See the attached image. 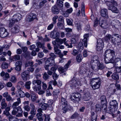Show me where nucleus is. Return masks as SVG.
I'll list each match as a JSON object with an SVG mask.
<instances>
[{
    "instance_id": "f257e3e1",
    "label": "nucleus",
    "mask_w": 121,
    "mask_h": 121,
    "mask_svg": "<svg viewBox=\"0 0 121 121\" xmlns=\"http://www.w3.org/2000/svg\"><path fill=\"white\" fill-rule=\"evenodd\" d=\"M104 56L105 62L106 64L113 63L114 62V58L115 56V52L112 50L108 49L105 52Z\"/></svg>"
},
{
    "instance_id": "f03ea898",
    "label": "nucleus",
    "mask_w": 121,
    "mask_h": 121,
    "mask_svg": "<svg viewBox=\"0 0 121 121\" xmlns=\"http://www.w3.org/2000/svg\"><path fill=\"white\" fill-rule=\"evenodd\" d=\"M106 4L108 6V9L111 10L113 13H118V9L115 6H117V3L114 0H111L108 1Z\"/></svg>"
},
{
    "instance_id": "7ed1b4c3",
    "label": "nucleus",
    "mask_w": 121,
    "mask_h": 121,
    "mask_svg": "<svg viewBox=\"0 0 121 121\" xmlns=\"http://www.w3.org/2000/svg\"><path fill=\"white\" fill-rule=\"evenodd\" d=\"M89 37L88 34H85L84 35V38L83 39L82 42H80L78 44V48L79 51H81L83 48L84 47L83 43H84L85 47H86L87 46V39Z\"/></svg>"
},
{
    "instance_id": "20e7f679",
    "label": "nucleus",
    "mask_w": 121,
    "mask_h": 121,
    "mask_svg": "<svg viewBox=\"0 0 121 121\" xmlns=\"http://www.w3.org/2000/svg\"><path fill=\"white\" fill-rule=\"evenodd\" d=\"M32 83L33 85H35L36 83L37 85H35L33 87L34 90L35 91H37V90H39L41 88V84L42 81L41 80L37 79L36 80H34L32 81Z\"/></svg>"
},
{
    "instance_id": "39448f33",
    "label": "nucleus",
    "mask_w": 121,
    "mask_h": 121,
    "mask_svg": "<svg viewBox=\"0 0 121 121\" xmlns=\"http://www.w3.org/2000/svg\"><path fill=\"white\" fill-rule=\"evenodd\" d=\"M49 55V57L46 60V64L47 63H49L51 65H52L55 63L54 59L56 57V56L54 53H51Z\"/></svg>"
},
{
    "instance_id": "423d86ee",
    "label": "nucleus",
    "mask_w": 121,
    "mask_h": 121,
    "mask_svg": "<svg viewBox=\"0 0 121 121\" xmlns=\"http://www.w3.org/2000/svg\"><path fill=\"white\" fill-rule=\"evenodd\" d=\"M101 18H100L99 21V25L102 28H106L109 25L111 24V22L110 21L108 22V21H110L109 19H107L105 20H101Z\"/></svg>"
},
{
    "instance_id": "0eeeda50",
    "label": "nucleus",
    "mask_w": 121,
    "mask_h": 121,
    "mask_svg": "<svg viewBox=\"0 0 121 121\" xmlns=\"http://www.w3.org/2000/svg\"><path fill=\"white\" fill-rule=\"evenodd\" d=\"M107 106L106 104H104L103 108H104L105 112L109 113L114 112L117 109V108H115V107L111 105H110V107L108 108H107Z\"/></svg>"
},
{
    "instance_id": "6e6552de",
    "label": "nucleus",
    "mask_w": 121,
    "mask_h": 121,
    "mask_svg": "<svg viewBox=\"0 0 121 121\" xmlns=\"http://www.w3.org/2000/svg\"><path fill=\"white\" fill-rule=\"evenodd\" d=\"M103 47L104 42L103 40L101 39H98L96 48V50L98 51H101L102 50Z\"/></svg>"
},
{
    "instance_id": "1a4fd4ad",
    "label": "nucleus",
    "mask_w": 121,
    "mask_h": 121,
    "mask_svg": "<svg viewBox=\"0 0 121 121\" xmlns=\"http://www.w3.org/2000/svg\"><path fill=\"white\" fill-rule=\"evenodd\" d=\"M81 96L78 93H73L71 99L73 101L75 102H78L80 100Z\"/></svg>"
},
{
    "instance_id": "9d476101",
    "label": "nucleus",
    "mask_w": 121,
    "mask_h": 121,
    "mask_svg": "<svg viewBox=\"0 0 121 121\" xmlns=\"http://www.w3.org/2000/svg\"><path fill=\"white\" fill-rule=\"evenodd\" d=\"M90 71L89 69H86L82 67L80 68L79 73L81 74L84 75L86 77H88L89 76Z\"/></svg>"
},
{
    "instance_id": "9b49d317",
    "label": "nucleus",
    "mask_w": 121,
    "mask_h": 121,
    "mask_svg": "<svg viewBox=\"0 0 121 121\" xmlns=\"http://www.w3.org/2000/svg\"><path fill=\"white\" fill-rule=\"evenodd\" d=\"M21 76L22 79L25 81L29 79V72L28 70H26L22 72L21 74Z\"/></svg>"
},
{
    "instance_id": "f8f14e48",
    "label": "nucleus",
    "mask_w": 121,
    "mask_h": 121,
    "mask_svg": "<svg viewBox=\"0 0 121 121\" xmlns=\"http://www.w3.org/2000/svg\"><path fill=\"white\" fill-rule=\"evenodd\" d=\"M71 87L75 88L78 86L81 85V83L78 81H77L75 79H73L70 82Z\"/></svg>"
},
{
    "instance_id": "ddd939ff",
    "label": "nucleus",
    "mask_w": 121,
    "mask_h": 121,
    "mask_svg": "<svg viewBox=\"0 0 121 121\" xmlns=\"http://www.w3.org/2000/svg\"><path fill=\"white\" fill-rule=\"evenodd\" d=\"M71 63V61H68L67 63L64 66L65 69H64L63 67H60L58 68V70L60 73H64L65 71H66V69L68 68V67Z\"/></svg>"
},
{
    "instance_id": "4468645a",
    "label": "nucleus",
    "mask_w": 121,
    "mask_h": 121,
    "mask_svg": "<svg viewBox=\"0 0 121 121\" xmlns=\"http://www.w3.org/2000/svg\"><path fill=\"white\" fill-rule=\"evenodd\" d=\"M8 35L7 30L4 28H2L0 29V36L2 38L6 37Z\"/></svg>"
},
{
    "instance_id": "2eb2a0df",
    "label": "nucleus",
    "mask_w": 121,
    "mask_h": 121,
    "mask_svg": "<svg viewBox=\"0 0 121 121\" xmlns=\"http://www.w3.org/2000/svg\"><path fill=\"white\" fill-rule=\"evenodd\" d=\"M76 42L75 39V38H73L71 40V43L68 41L65 42L64 43L66 46H68V48H72L73 47L72 43H75Z\"/></svg>"
},
{
    "instance_id": "dca6fc26",
    "label": "nucleus",
    "mask_w": 121,
    "mask_h": 121,
    "mask_svg": "<svg viewBox=\"0 0 121 121\" xmlns=\"http://www.w3.org/2000/svg\"><path fill=\"white\" fill-rule=\"evenodd\" d=\"M50 37L53 39H55L56 38L60 37V34L59 32L56 31H53L50 33Z\"/></svg>"
},
{
    "instance_id": "f3484780",
    "label": "nucleus",
    "mask_w": 121,
    "mask_h": 121,
    "mask_svg": "<svg viewBox=\"0 0 121 121\" xmlns=\"http://www.w3.org/2000/svg\"><path fill=\"white\" fill-rule=\"evenodd\" d=\"M36 19H37L36 15L33 13H31L28 16V18L27 19V21L29 22H30Z\"/></svg>"
},
{
    "instance_id": "a211bd4d",
    "label": "nucleus",
    "mask_w": 121,
    "mask_h": 121,
    "mask_svg": "<svg viewBox=\"0 0 121 121\" xmlns=\"http://www.w3.org/2000/svg\"><path fill=\"white\" fill-rule=\"evenodd\" d=\"M111 24L115 28L117 27V26H120L121 25L120 21L117 20H114L112 21L111 22Z\"/></svg>"
},
{
    "instance_id": "6ab92c4d",
    "label": "nucleus",
    "mask_w": 121,
    "mask_h": 121,
    "mask_svg": "<svg viewBox=\"0 0 121 121\" xmlns=\"http://www.w3.org/2000/svg\"><path fill=\"white\" fill-rule=\"evenodd\" d=\"M100 13L102 16L105 17L107 18H108V10L107 9H102Z\"/></svg>"
},
{
    "instance_id": "aec40b11",
    "label": "nucleus",
    "mask_w": 121,
    "mask_h": 121,
    "mask_svg": "<svg viewBox=\"0 0 121 121\" xmlns=\"http://www.w3.org/2000/svg\"><path fill=\"white\" fill-rule=\"evenodd\" d=\"M114 66H121V59L120 58H117L114 60Z\"/></svg>"
},
{
    "instance_id": "412c9836",
    "label": "nucleus",
    "mask_w": 121,
    "mask_h": 121,
    "mask_svg": "<svg viewBox=\"0 0 121 121\" xmlns=\"http://www.w3.org/2000/svg\"><path fill=\"white\" fill-rule=\"evenodd\" d=\"M16 94L17 96L19 97L20 98H22L25 96L24 92L20 90H18L16 92Z\"/></svg>"
},
{
    "instance_id": "4be33fe9",
    "label": "nucleus",
    "mask_w": 121,
    "mask_h": 121,
    "mask_svg": "<svg viewBox=\"0 0 121 121\" xmlns=\"http://www.w3.org/2000/svg\"><path fill=\"white\" fill-rule=\"evenodd\" d=\"M9 121H22L21 119H19L13 116L12 115H10L7 117Z\"/></svg>"
},
{
    "instance_id": "5701e85b",
    "label": "nucleus",
    "mask_w": 121,
    "mask_h": 121,
    "mask_svg": "<svg viewBox=\"0 0 121 121\" xmlns=\"http://www.w3.org/2000/svg\"><path fill=\"white\" fill-rule=\"evenodd\" d=\"M83 97V99L85 101H87L90 99L91 97L89 92L87 91L85 92L84 95Z\"/></svg>"
},
{
    "instance_id": "b1692460",
    "label": "nucleus",
    "mask_w": 121,
    "mask_h": 121,
    "mask_svg": "<svg viewBox=\"0 0 121 121\" xmlns=\"http://www.w3.org/2000/svg\"><path fill=\"white\" fill-rule=\"evenodd\" d=\"M17 101L14 102L12 105V107L13 109H16L17 108L19 104L21 103V99L20 98H17Z\"/></svg>"
},
{
    "instance_id": "393cba45",
    "label": "nucleus",
    "mask_w": 121,
    "mask_h": 121,
    "mask_svg": "<svg viewBox=\"0 0 121 121\" xmlns=\"http://www.w3.org/2000/svg\"><path fill=\"white\" fill-rule=\"evenodd\" d=\"M31 99L32 102L35 101L37 99L38 97L36 96L34 93L32 91L30 92Z\"/></svg>"
},
{
    "instance_id": "a878e982",
    "label": "nucleus",
    "mask_w": 121,
    "mask_h": 121,
    "mask_svg": "<svg viewBox=\"0 0 121 121\" xmlns=\"http://www.w3.org/2000/svg\"><path fill=\"white\" fill-rule=\"evenodd\" d=\"M110 105L113 106L115 108H117L118 104L117 101L115 100H111L110 102Z\"/></svg>"
},
{
    "instance_id": "bb28decb",
    "label": "nucleus",
    "mask_w": 121,
    "mask_h": 121,
    "mask_svg": "<svg viewBox=\"0 0 121 121\" xmlns=\"http://www.w3.org/2000/svg\"><path fill=\"white\" fill-rule=\"evenodd\" d=\"M57 43H59L60 44L62 43V39H60L58 38H57L55 40L53 41L52 42V43L54 46L56 45V44H59V43H57Z\"/></svg>"
},
{
    "instance_id": "cd10ccee",
    "label": "nucleus",
    "mask_w": 121,
    "mask_h": 121,
    "mask_svg": "<svg viewBox=\"0 0 121 121\" xmlns=\"http://www.w3.org/2000/svg\"><path fill=\"white\" fill-rule=\"evenodd\" d=\"M52 11L53 13L56 14H57L59 13V9L56 5H54L52 7Z\"/></svg>"
},
{
    "instance_id": "c85d7f7f",
    "label": "nucleus",
    "mask_w": 121,
    "mask_h": 121,
    "mask_svg": "<svg viewBox=\"0 0 121 121\" xmlns=\"http://www.w3.org/2000/svg\"><path fill=\"white\" fill-rule=\"evenodd\" d=\"M103 105H102L99 104H96L95 105V111L96 112H98L100 111L101 109L104 110V108H103Z\"/></svg>"
},
{
    "instance_id": "c756f323",
    "label": "nucleus",
    "mask_w": 121,
    "mask_h": 121,
    "mask_svg": "<svg viewBox=\"0 0 121 121\" xmlns=\"http://www.w3.org/2000/svg\"><path fill=\"white\" fill-rule=\"evenodd\" d=\"M19 26L16 25L14 27L12 28L11 29V32L13 33H16L19 32L20 30L19 29Z\"/></svg>"
},
{
    "instance_id": "7c9ffc66",
    "label": "nucleus",
    "mask_w": 121,
    "mask_h": 121,
    "mask_svg": "<svg viewBox=\"0 0 121 121\" xmlns=\"http://www.w3.org/2000/svg\"><path fill=\"white\" fill-rule=\"evenodd\" d=\"M56 45L54 46V50L55 53L56 54H58L60 52V50L58 49L60 44H56Z\"/></svg>"
},
{
    "instance_id": "2f4dec72",
    "label": "nucleus",
    "mask_w": 121,
    "mask_h": 121,
    "mask_svg": "<svg viewBox=\"0 0 121 121\" xmlns=\"http://www.w3.org/2000/svg\"><path fill=\"white\" fill-rule=\"evenodd\" d=\"M99 61L98 57L97 56H93L91 61V63H98Z\"/></svg>"
},
{
    "instance_id": "473e14b6",
    "label": "nucleus",
    "mask_w": 121,
    "mask_h": 121,
    "mask_svg": "<svg viewBox=\"0 0 121 121\" xmlns=\"http://www.w3.org/2000/svg\"><path fill=\"white\" fill-rule=\"evenodd\" d=\"M97 115L95 114L94 112H91V121H96L97 119Z\"/></svg>"
},
{
    "instance_id": "72a5a7b5",
    "label": "nucleus",
    "mask_w": 121,
    "mask_h": 121,
    "mask_svg": "<svg viewBox=\"0 0 121 121\" xmlns=\"http://www.w3.org/2000/svg\"><path fill=\"white\" fill-rule=\"evenodd\" d=\"M14 19L17 22L21 20L22 18V16L21 14H15L13 16Z\"/></svg>"
},
{
    "instance_id": "f704fd0d",
    "label": "nucleus",
    "mask_w": 121,
    "mask_h": 121,
    "mask_svg": "<svg viewBox=\"0 0 121 121\" xmlns=\"http://www.w3.org/2000/svg\"><path fill=\"white\" fill-rule=\"evenodd\" d=\"M97 63H91V65L92 69L95 71L98 70Z\"/></svg>"
},
{
    "instance_id": "c9c22d12",
    "label": "nucleus",
    "mask_w": 121,
    "mask_h": 121,
    "mask_svg": "<svg viewBox=\"0 0 121 121\" xmlns=\"http://www.w3.org/2000/svg\"><path fill=\"white\" fill-rule=\"evenodd\" d=\"M91 83L100 84V79L99 78H93L92 79Z\"/></svg>"
},
{
    "instance_id": "e433bc0d",
    "label": "nucleus",
    "mask_w": 121,
    "mask_h": 121,
    "mask_svg": "<svg viewBox=\"0 0 121 121\" xmlns=\"http://www.w3.org/2000/svg\"><path fill=\"white\" fill-rule=\"evenodd\" d=\"M111 77L112 79L116 81L118 80L119 78V76L116 73L114 72L113 73Z\"/></svg>"
},
{
    "instance_id": "4c0bfd02",
    "label": "nucleus",
    "mask_w": 121,
    "mask_h": 121,
    "mask_svg": "<svg viewBox=\"0 0 121 121\" xmlns=\"http://www.w3.org/2000/svg\"><path fill=\"white\" fill-rule=\"evenodd\" d=\"M111 42L115 45H118L120 42L118 43L117 42L118 40L116 39V38L113 37H112Z\"/></svg>"
},
{
    "instance_id": "58836bf2",
    "label": "nucleus",
    "mask_w": 121,
    "mask_h": 121,
    "mask_svg": "<svg viewBox=\"0 0 121 121\" xmlns=\"http://www.w3.org/2000/svg\"><path fill=\"white\" fill-rule=\"evenodd\" d=\"M100 99L103 104H105L107 102V100L106 99V96L104 95L101 96L100 97Z\"/></svg>"
},
{
    "instance_id": "ea45409f",
    "label": "nucleus",
    "mask_w": 121,
    "mask_h": 121,
    "mask_svg": "<svg viewBox=\"0 0 121 121\" xmlns=\"http://www.w3.org/2000/svg\"><path fill=\"white\" fill-rule=\"evenodd\" d=\"M36 116L39 121H43V116L41 113H37Z\"/></svg>"
},
{
    "instance_id": "a19ab883",
    "label": "nucleus",
    "mask_w": 121,
    "mask_h": 121,
    "mask_svg": "<svg viewBox=\"0 0 121 121\" xmlns=\"http://www.w3.org/2000/svg\"><path fill=\"white\" fill-rule=\"evenodd\" d=\"M31 83V82L30 81L26 82L25 86L26 88L28 90H29L30 89V85Z\"/></svg>"
},
{
    "instance_id": "79ce46f5",
    "label": "nucleus",
    "mask_w": 121,
    "mask_h": 121,
    "mask_svg": "<svg viewBox=\"0 0 121 121\" xmlns=\"http://www.w3.org/2000/svg\"><path fill=\"white\" fill-rule=\"evenodd\" d=\"M92 87L94 90H95L99 88L100 86V84H98L95 83H91Z\"/></svg>"
},
{
    "instance_id": "37998d69",
    "label": "nucleus",
    "mask_w": 121,
    "mask_h": 121,
    "mask_svg": "<svg viewBox=\"0 0 121 121\" xmlns=\"http://www.w3.org/2000/svg\"><path fill=\"white\" fill-rule=\"evenodd\" d=\"M75 26L78 31H80L81 30V23L79 22L76 23Z\"/></svg>"
},
{
    "instance_id": "c03bdc74",
    "label": "nucleus",
    "mask_w": 121,
    "mask_h": 121,
    "mask_svg": "<svg viewBox=\"0 0 121 121\" xmlns=\"http://www.w3.org/2000/svg\"><path fill=\"white\" fill-rule=\"evenodd\" d=\"M5 100L4 99L2 100V102L1 103V105L2 106L1 108L2 109H3L5 108L7 106V103L5 102Z\"/></svg>"
},
{
    "instance_id": "a18cd8bd",
    "label": "nucleus",
    "mask_w": 121,
    "mask_h": 121,
    "mask_svg": "<svg viewBox=\"0 0 121 121\" xmlns=\"http://www.w3.org/2000/svg\"><path fill=\"white\" fill-rule=\"evenodd\" d=\"M60 103L62 104L65 105H66L67 104V101L66 99L62 97L61 98Z\"/></svg>"
},
{
    "instance_id": "49530a36",
    "label": "nucleus",
    "mask_w": 121,
    "mask_h": 121,
    "mask_svg": "<svg viewBox=\"0 0 121 121\" xmlns=\"http://www.w3.org/2000/svg\"><path fill=\"white\" fill-rule=\"evenodd\" d=\"M56 3L59 7L62 8L63 6V2L60 0H57Z\"/></svg>"
},
{
    "instance_id": "de8ad7c7",
    "label": "nucleus",
    "mask_w": 121,
    "mask_h": 121,
    "mask_svg": "<svg viewBox=\"0 0 121 121\" xmlns=\"http://www.w3.org/2000/svg\"><path fill=\"white\" fill-rule=\"evenodd\" d=\"M82 13L83 16H85V6L84 3L82 2L81 4Z\"/></svg>"
},
{
    "instance_id": "09e8293b",
    "label": "nucleus",
    "mask_w": 121,
    "mask_h": 121,
    "mask_svg": "<svg viewBox=\"0 0 121 121\" xmlns=\"http://www.w3.org/2000/svg\"><path fill=\"white\" fill-rule=\"evenodd\" d=\"M98 70L99 69H102L104 68L103 64V63L98 62L97 64Z\"/></svg>"
},
{
    "instance_id": "8fccbe9b",
    "label": "nucleus",
    "mask_w": 121,
    "mask_h": 121,
    "mask_svg": "<svg viewBox=\"0 0 121 121\" xmlns=\"http://www.w3.org/2000/svg\"><path fill=\"white\" fill-rule=\"evenodd\" d=\"M114 35L115 37L116 38V39L118 40L117 42L118 43L120 42L121 41V36L117 34H115Z\"/></svg>"
},
{
    "instance_id": "3c124183",
    "label": "nucleus",
    "mask_w": 121,
    "mask_h": 121,
    "mask_svg": "<svg viewBox=\"0 0 121 121\" xmlns=\"http://www.w3.org/2000/svg\"><path fill=\"white\" fill-rule=\"evenodd\" d=\"M76 59L78 62H80L81 61L82 59V56L81 54H78L76 57Z\"/></svg>"
},
{
    "instance_id": "603ef678",
    "label": "nucleus",
    "mask_w": 121,
    "mask_h": 121,
    "mask_svg": "<svg viewBox=\"0 0 121 121\" xmlns=\"http://www.w3.org/2000/svg\"><path fill=\"white\" fill-rule=\"evenodd\" d=\"M111 35L109 34H108L105 36L104 39L106 41H108L110 40L112 38Z\"/></svg>"
},
{
    "instance_id": "864d4df0",
    "label": "nucleus",
    "mask_w": 121,
    "mask_h": 121,
    "mask_svg": "<svg viewBox=\"0 0 121 121\" xmlns=\"http://www.w3.org/2000/svg\"><path fill=\"white\" fill-rule=\"evenodd\" d=\"M67 24L69 25L73 26V20L71 19L67 18L66 19Z\"/></svg>"
},
{
    "instance_id": "5fc2aeb1",
    "label": "nucleus",
    "mask_w": 121,
    "mask_h": 121,
    "mask_svg": "<svg viewBox=\"0 0 121 121\" xmlns=\"http://www.w3.org/2000/svg\"><path fill=\"white\" fill-rule=\"evenodd\" d=\"M43 75V79L45 80L48 79L50 77L48 75V74L46 72L44 73Z\"/></svg>"
},
{
    "instance_id": "6e6d98bb",
    "label": "nucleus",
    "mask_w": 121,
    "mask_h": 121,
    "mask_svg": "<svg viewBox=\"0 0 121 121\" xmlns=\"http://www.w3.org/2000/svg\"><path fill=\"white\" fill-rule=\"evenodd\" d=\"M20 59V56L19 55H16L13 56V61H16L19 60Z\"/></svg>"
},
{
    "instance_id": "4d7b16f0",
    "label": "nucleus",
    "mask_w": 121,
    "mask_h": 121,
    "mask_svg": "<svg viewBox=\"0 0 121 121\" xmlns=\"http://www.w3.org/2000/svg\"><path fill=\"white\" fill-rule=\"evenodd\" d=\"M59 92V90H56L53 91L52 94L54 97L57 98L58 96V95Z\"/></svg>"
},
{
    "instance_id": "13d9d810",
    "label": "nucleus",
    "mask_w": 121,
    "mask_h": 121,
    "mask_svg": "<svg viewBox=\"0 0 121 121\" xmlns=\"http://www.w3.org/2000/svg\"><path fill=\"white\" fill-rule=\"evenodd\" d=\"M8 63L5 62H4L1 65V67L3 69H6L8 68Z\"/></svg>"
},
{
    "instance_id": "bf43d9fd",
    "label": "nucleus",
    "mask_w": 121,
    "mask_h": 121,
    "mask_svg": "<svg viewBox=\"0 0 121 121\" xmlns=\"http://www.w3.org/2000/svg\"><path fill=\"white\" fill-rule=\"evenodd\" d=\"M58 68V66L56 65H54L53 67H52L50 69V70L53 72L55 73V71Z\"/></svg>"
},
{
    "instance_id": "052dcab7",
    "label": "nucleus",
    "mask_w": 121,
    "mask_h": 121,
    "mask_svg": "<svg viewBox=\"0 0 121 121\" xmlns=\"http://www.w3.org/2000/svg\"><path fill=\"white\" fill-rule=\"evenodd\" d=\"M48 106V105L47 104L44 103L42 105L41 108L43 110H45Z\"/></svg>"
},
{
    "instance_id": "680f3d73",
    "label": "nucleus",
    "mask_w": 121,
    "mask_h": 121,
    "mask_svg": "<svg viewBox=\"0 0 121 121\" xmlns=\"http://www.w3.org/2000/svg\"><path fill=\"white\" fill-rule=\"evenodd\" d=\"M10 81L13 83H15L17 81V78L15 76H13L12 77Z\"/></svg>"
},
{
    "instance_id": "e2e57ef3",
    "label": "nucleus",
    "mask_w": 121,
    "mask_h": 121,
    "mask_svg": "<svg viewBox=\"0 0 121 121\" xmlns=\"http://www.w3.org/2000/svg\"><path fill=\"white\" fill-rule=\"evenodd\" d=\"M116 71L118 73L121 72V66H115Z\"/></svg>"
},
{
    "instance_id": "0e129e2a",
    "label": "nucleus",
    "mask_w": 121,
    "mask_h": 121,
    "mask_svg": "<svg viewBox=\"0 0 121 121\" xmlns=\"http://www.w3.org/2000/svg\"><path fill=\"white\" fill-rule=\"evenodd\" d=\"M42 88L43 90H45L47 89V85L46 84L44 83V82H42Z\"/></svg>"
},
{
    "instance_id": "69168bd1",
    "label": "nucleus",
    "mask_w": 121,
    "mask_h": 121,
    "mask_svg": "<svg viewBox=\"0 0 121 121\" xmlns=\"http://www.w3.org/2000/svg\"><path fill=\"white\" fill-rule=\"evenodd\" d=\"M46 59L47 58H45L42 59H41L40 60L37 59L36 60V61L37 62H38V63L39 65H40V64H42V62L41 61V60H46Z\"/></svg>"
},
{
    "instance_id": "338daca9",
    "label": "nucleus",
    "mask_w": 121,
    "mask_h": 121,
    "mask_svg": "<svg viewBox=\"0 0 121 121\" xmlns=\"http://www.w3.org/2000/svg\"><path fill=\"white\" fill-rule=\"evenodd\" d=\"M47 1L46 0H43L39 4V6L40 7H42L45 4L47 3Z\"/></svg>"
},
{
    "instance_id": "774afa93",
    "label": "nucleus",
    "mask_w": 121,
    "mask_h": 121,
    "mask_svg": "<svg viewBox=\"0 0 121 121\" xmlns=\"http://www.w3.org/2000/svg\"><path fill=\"white\" fill-rule=\"evenodd\" d=\"M44 116L45 117V121H49L50 118L49 115L44 114Z\"/></svg>"
}]
</instances>
